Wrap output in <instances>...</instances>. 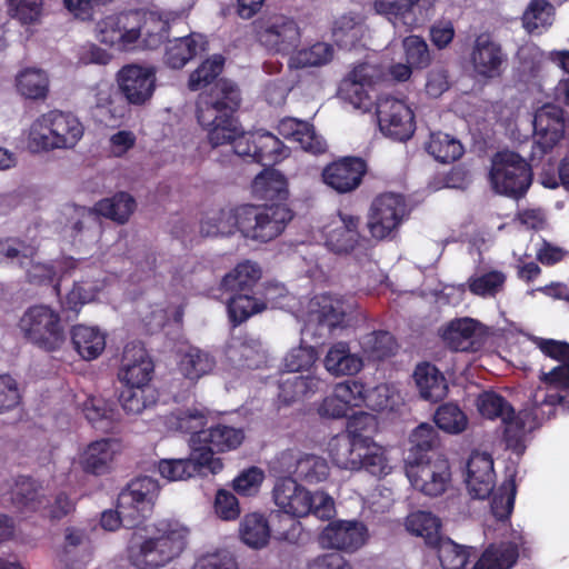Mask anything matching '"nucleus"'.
Masks as SVG:
<instances>
[{"mask_svg":"<svg viewBox=\"0 0 569 569\" xmlns=\"http://www.w3.org/2000/svg\"><path fill=\"white\" fill-rule=\"evenodd\" d=\"M540 350L548 357L562 363L545 373L542 380L546 389L539 388L532 398V408L513 415L512 408L498 393L486 391L477 399L480 415L487 419L500 418L505 423V439L507 448L519 457L526 449L527 435L536 429L543 420L549 419L556 406H563V397L557 389H569V343L556 340H541Z\"/></svg>","mask_w":569,"mask_h":569,"instance_id":"1","label":"nucleus"},{"mask_svg":"<svg viewBox=\"0 0 569 569\" xmlns=\"http://www.w3.org/2000/svg\"><path fill=\"white\" fill-rule=\"evenodd\" d=\"M240 100L239 88L233 82L221 79L209 92L199 94L196 118L213 147L232 142L238 156L253 159L251 134H242L232 116Z\"/></svg>","mask_w":569,"mask_h":569,"instance_id":"2","label":"nucleus"},{"mask_svg":"<svg viewBox=\"0 0 569 569\" xmlns=\"http://www.w3.org/2000/svg\"><path fill=\"white\" fill-rule=\"evenodd\" d=\"M188 536V528L179 521L159 520L151 536L129 546L128 559L138 569H159L183 552Z\"/></svg>","mask_w":569,"mask_h":569,"instance_id":"3","label":"nucleus"},{"mask_svg":"<svg viewBox=\"0 0 569 569\" xmlns=\"http://www.w3.org/2000/svg\"><path fill=\"white\" fill-rule=\"evenodd\" d=\"M19 327L28 341L46 351L59 349L66 340L60 315L49 306L30 307Z\"/></svg>","mask_w":569,"mask_h":569,"instance_id":"4","label":"nucleus"},{"mask_svg":"<svg viewBox=\"0 0 569 569\" xmlns=\"http://www.w3.org/2000/svg\"><path fill=\"white\" fill-rule=\"evenodd\" d=\"M489 178L496 192L518 198L529 189L532 173L521 156L512 151H500L492 159Z\"/></svg>","mask_w":569,"mask_h":569,"instance_id":"5","label":"nucleus"},{"mask_svg":"<svg viewBox=\"0 0 569 569\" xmlns=\"http://www.w3.org/2000/svg\"><path fill=\"white\" fill-rule=\"evenodd\" d=\"M240 232L243 237L267 242L278 237L292 219L291 211L282 204L239 208Z\"/></svg>","mask_w":569,"mask_h":569,"instance_id":"6","label":"nucleus"},{"mask_svg":"<svg viewBox=\"0 0 569 569\" xmlns=\"http://www.w3.org/2000/svg\"><path fill=\"white\" fill-rule=\"evenodd\" d=\"M160 486L149 476H139L130 480L118 495V508L127 520L128 528L143 523L151 516Z\"/></svg>","mask_w":569,"mask_h":569,"instance_id":"7","label":"nucleus"},{"mask_svg":"<svg viewBox=\"0 0 569 569\" xmlns=\"http://www.w3.org/2000/svg\"><path fill=\"white\" fill-rule=\"evenodd\" d=\"M243 438L241 429L219 425L191 436L188 459H161L160 462H213L214 453L236 449Z\"/></svg>","mask_w":569,"mask_h":569,"instance_id":"8","label":"nucleus"},{"mask_svg":"<svg viewBox=\"0 0 569 569\" xmlns=\"http://www.w3.org/2000/svg\"><path fill=\"white\" fill-rule=\"evenodd\" d=\"M272 497L276 506L290 516L289 530L280 532V536L284 540H292L301 531V525L296 519L310 515L312 493L292 477H282L276 481Z\"/></svg>","mask_w":569,"mask_h":569,"instance_id":"9","label":"nucleus"},{"mask_svg":"<svg viewBox=\"0 0 569 569\" xmlns=\"http://www.w3.org/2000/svg\"><path fill=\"white\" fill-rule=\"evenodd\" d=\"M563 111L553 104H545L533 118V144L531 160L541 159L563 138Z\"/></svg>","mask_w":569,"mask_h":569,"instance_id":"10","label":"nucleus"},{"mask_svg":"<svg viewBox=\"0 0 569 569\" xmlns=\"http://www.w3.org/2000/svg\"><path fill=\"white\" fill-rule=\"evenodd\" d=\"M377 429L375 416L367 412H359L349 418L347 431L352 438V442L346 438L336 437L330 442L331 449L343 445L347 450L358 451L360 462H373L372 457H378L382 449L376 443H368L369 435Z\"/></svg>","mask_w":569,"mask_h":569,"instance_id":"11","label":"nucleus"},{"mask_svg":"<svg viewBox=\"0 0 569 569\" xmlns=\"http://www.w3.org/2000/svg\"><path fill=\"white\" fill-rule=\"evenodd\" d=\"M368 529L357 520H336L329 522L319 535V543L327 549L352 553L367 541Z\"/></svg>","mask_w":569,"mask_h":569,"instance_id":"12","label":"nucleus"},{"mask_svg":"<svg viewBox=\"0 0 569 569\" xmlns=\"http://www.w3.org/2000/svg\"><path fill=\"white\" fill-rule=\"evenodd\" d=\"M136 209L134 199L126 192H119L112 198L100 200L90 208H80L76 210L79 219L73 223L76 232L82 231L90 222H96L98 216H103L119 223L128 221Z\"/></svg>","mask_w":569,"mask_h":569,"instance_id":"13","label":"nucleus"},{"mask_svg":"<svg viewBox=\"0 0 569 569\" xmlns=\"http://www.w3.org/2000/svg\"><path fill=\"white\" fill-rule=\"evenodd\" d=\"M443 342L452 350H477L487 335L486 327L476 319H453L440 330Z\"/></svg>","mask_w":569,"mask_h":569,"instance_id":"14","label":"nucleus"},{"mask_svg":"<svg viewBox=\"0 0 569 569\" xmlns=\"http://www.w3.org/2000/svg\"><path fill=\"white\" fill-rule=\"evenodd\" d=\"M259 38L269 50L278 53H289L301 41V28L295 19L277 16L270 19L260 32Z\"/></svg>","mask_w":569,"mask_h":569,"instance_id":"15","label":"nucleus"},{"mask_svg":"<svg viewBox=\"0 0 569 569\" xmlns=\"http://www.w3.org/2000/svg\"><path fill=\"white\" fill-rule=\"evenodd\" d=\"M367 171L366 162L356 157H347L327 166L322 171L323 182L339 193L356 190Z\"/></svg>","mask_w":569,"mask_h":569,"instance_id":"16","label":"nucleus"},{"mask_svg":"<svg viewBox=\"0 0 569 569\" xmlns=\"http://www.w3.org/2000/svg\"><path fill=\"white\" fill-rule=\"evenodd\" d=\"M118 82L130 103L142 104L153 93L156 86L154 71L151 68L138 64L126 66L118 73Z\"/></svg>","mask_w":569,"mask_h":569,"instance_id":"17","label":"nucleus"},{"mask_svg":"<svg viewBox=\"0 0 569 569\" xmlns=\"http://www.w3.org/2000/svg\"><path fill=\"white\" fill-rule=\"evenodd\" d=\"M153 372V363L146 349L139 342H130L124 347L119 378L128 387L143 388Z\"/></svg>","mask_w":569,"mask_h":569,"instance_id":"18","label":"nucleus"},{"mask_svg":"<svg viewBox=\"0 0 569 569\" xmlns=\"http://www.w3.org/2000/svg\"><path fill=\"white\" fill-rule=\"evenodd\" d=\"M437 465H405L411 486L426 496L437 497L446 491L451 473L448 468L436 470Z\"/></svg>","mask_w":569,"mask_h":569,"instance_id":"19","label":"nucleus"},{"mask_svg":"<svg viewBox=\"0 0 569 569\" xmlns=\"http://www.w3.org/2000/svg\"><path fill=\"white\" fill-rule=\"evenodd\" d=\"M471 61L477 74L495 78L500 74L503 54L489 34H480L475 42Z\"/></svg>","mask_w":569,"mask_h":569,"instance_id":"20","label":"nucleus"},{"mask_svg":"<svg viewBox=\"0 0 569 569\" xmlns=\"http://www.w3.org/2000/svg\"><path fill=\"white\" fill-rule=\"evenodd\" d=\"M214 367L216 359L208 351L198 347H183L177 352L178 371L191 382L209 375Z\"/></svg>","mask_w":569,"mask_h":569,"instance_id":"21","label":"nucleus"},{"mask_svg":"<svg viewBox=\"0 0 569 569\" xmlns=\"http://www.w3.org/2000/svg\"><path fill=\"white\" fill-rule=\"evenodd\" d=\"M358 226L359 218L339 213L326 228L328 247L338 253L352 250L359 240Z\"/></svg>","mask_w":569,"mask_h":569,"instance_id":"22","label":"nucleus"},{"mask_svg":"<svg viewBox=\"0 0 569 569\" xmlns=\"http://www.w3.org/2000/svg\"><path fill=\"white\" fill-rule=\"evenodd\" d=\"M343 317L345 309L342 302L329 295L316 296L309 302L308 326L319 325L330 331L342 322Z\"/></svg>","mask_w":569,"mask_h":569,"instance_id":"23","label":"nucleus"},{"mask_svg":"<svg viewBox=\"0 0 569 569\" xmlns=\"http://www.w3.org/2000/svg\"><path fill=\"white\" fill-rule=\"evenodd\" d=\"M11 488L12 505L21 512H37L49 507V499L32 478L20 476Z\"/></svg>","mask_w":569,"mask_h":569,"instance_id":"24","label":"nucleus"},{"mask_svg":"<svg viewBox=\"0 0 569 569\" xmlns=\"http://www.w3.org/2000/svg\"><path fill=\"white\" fill-rule=\"evenodd\" d=\"M326 370L336 377L357 375L363 367L362 359L350 352L347 342L332 345L323 359Z\"/></svg>","mask_w":569,"mask_h":569,"instance_id":"25","label":"nucleus"},{"mask_svg":"<svg viewBox=\"0 0 569 569\" xmlns=\"http://www.w3.org/2000/svg\"><path fill=\"white\" fill-rule=\"evenodd\" d=\"M204 50L203 37L192 33L168 41L164 52L166 63L173 69L184 67L199 51Z\"/></svg>","mask_w":569,"mask_h":569,"instance_id":"26","label":"nucleus"},{"mask_svg":"<svg viewBox=\"0 0 569 569\" xmlns=\"http://www.w3.org/2000/svg\"><path fill=\"white\" fill-rule=\"evenodd\" d=\"M228 359L238 367L258 368L266 360L261 342L251 337L234 338L227 349Z\"/></svg>","mask_w":569,"mask_h":569,"instance_id":"27","label":"nucleus"},{"mask_svg":"<svg viewBox=\"0 0 569 569\" xmlns=\"http://www.w3.org/2000/svg\"><path fill=\"white\" fill-rule=\"evenodd\" d=\"M50 80L48 73L40 68L27 67L21 69L14 78L17 92L24 99L42 100L49 92Z\"/></svg>","mask_w":569,"mask_h":569,"instance_id":"28","label":"nucleus"},{"mask_svg":"<svg viewBox=\"0 0 569 569\" xmlns=\"http://www.w3.org/2000/svg\"><path fill=\"white\" fill-rule=\"evenodd\" d=\"M240 231L239 208L207 212L200 220L199 231L203 237L229 236Z\"/></svg>","mask_w":569,"mask_h":569,"instance_id":"29","label":"nucleus"},{"mask_svg":"<svg viewBox=\"0 0 569 569\" xmlns=\"http://www.w3.org/2000/svg\"><path fill=\"white\" fill-rule=\"evenodd\" d=\"M139 43L144 48H158L169 34V21L157 12H138Z\"/></svg>","mask_w":569,"mask_h":569,"instance_id":"30","label":"nucleus"},{"mask_svg":"<svg viewBox=\"0 0 569 569\" xmlns=\"http://www.w3.org/2000/svg\"><path fill=\"white\" fill-rule=\"evenodd\" d=\"M516 465H506L505 480L492 497L491 511L498 520H507L512 513L517 495Z\"/></svg>","mask_w":569,"mask_h":569,"instance_id":"31","label":"nucleus"},{"mask_svg":"<svg viewBox=\"0 0 569 569\" xmlns=\"http://www.w3.org/2000/svg\"><path fill=\"white\" fill-rule=\"evenodd\" d=\"M271 530L269 521L260 512H251L243 516L239 523V537L241 541L252 548L261 549L269 542Z\"/></svg>","mask_w":569,"mask_h":569,"instance_id":"32","label":"nucleus"},{"mask_svg":"<svg viewBox=\"0 0 569 569\" xmlns=\"http://www.w3.org/2000/svg\"><path fill=\"white\" fill-rule=\"evenodd\" d=\"M415 380L423 399L436 402L442 400L448 386L442 373L430 363H421L415 370Z\"/></svg>","mask_w":569,"mask_h":569,"instance_id":"33","label":"nucleus"},{"mask_svg":"<svg viewBox=\"0 0 569 569\" xmlns=\"http://www.w3.org/2000/svg\"><path fill=\"white\" fill-rule=\"evenodd\" d=\"M52 112L54 123L53 150L73 148L83 136L84 128L82 123L71 113Z\"/></svg>","mask_w":569,"mask_h":569,"instance_id":"34","label":"nucleus"},{"mask_svg":"<svg viewBox=\"0 0 569 569\" xmlns=\"http://www.w3.org/2000/svg\"><path fill=\"white\" fill-rule=\"evenodd\" d=\"M335 57L332 44L318 41L309 47L291 53L288 66L290 69L319 68L330 63Z\"/></svg>","mask_w":569,"mask_h":569,"instance_id":"35","label":"nucleus"},{"mask_svg":"<svg viewBox=\"0 0 569 569\" xmlns=\"http://www.w3.org/2000/svg\"><path fill=\"white\" fill-rule=\"evenodd\" d=\"M71 340L74 349L86 360L96 359L106 348V337L96 327L74 326L71 331Z\"/></svg>","mask_w":569,"mask_h":569,"instance_id":"36","label":"nucleus"},{"mask_svg":"<svg viewBox=\"0 0 569 569\" xmlns=\"http://www.w3.org/2000/svg\"><path fill=\"white\" fill-rule=\"evenodd\" d=\"M466 485L473 499L485 500L490 497L496 486L495 465H466Z\"/></svg>","mask_w":569,"mask_h":569,"instance_id":"37","label":"nucleus"},{"mask_svg":"<svg viewBox=\"0 0 569 569\" xmlns=\"http://www.w3.org/2000/svg\"><path fill=\"white\" fill-rule=\"evenodd\" d=\"M519 557L512 543H490L471 569H511Z\"/></svg>","mask_w":569,"mask_h":569,"instance_id":"38","label":"nucleus"},{"mask_svg":"<svg viewBox=\"0 0 569 569\" xmlns=\"http://www.w3.org/2000/svg\"><path fill=\"white\" fill-rule=\"evenodd\" d=\"M82 412L96 429L102 431L112 430L119 421V415L113 405L102 398H87L82 403Z\"/></svg>","mask_w":569,"mask_h":569,"instance_id":"39","label":"nucleus"},{"mask_svg":"<svg viewBox=\"0 0 569 569\" xmlns=\"http://www.w3.org/2000/svg\"><path fill=\"white\" fill-rule=\"evenodd\" d=\"M253 160L270 166L286 158L288 152L283 143L270 132L251 133Z\"/></svg>","mask_w":569,"mask_h":569,"instance_id":"40","label":"nucleus"},{"mask_svg":"<svg viewBox=\"0 0 569 569\" xmlns=\"http://www.w3.org/2000/svg\"><path fill=\"white\" fill-rule=\"evenodd\" d=\"M441 520L429 511L410 513L406 519V528L411 533L423 538L427 547L431 548L441 538Z\"/></svg>","mask_w":569,"mask_h":569,"instance_id":"41","label":"nucleus"},{"mask_svg":"<svg viewBox=\"0 0 569 569\" xmlns=\"http://www.w3.org/2000/svg\"><path fill=\"white\" fill-rule=\"evenodd\" d=\"M53 112L38 117L30 126L27 136V146L31 152L53 150L54 134Z\"/></svg>","mask_w":569,"mask_h":569,"instance_id":"42","label":"nucleus"},{"mask_svg":"<svg viewBox=\"0 0 569 569\" xmlns=\"http://www.w3.org/2000/svg\"><path fill=\"white\" fill-rule=\"evenodd\" d=\"M391 221V193H381L377 196L370 207L368 216V228L372 237L377 239L386 238L390 230Z\"/></svg>","mask_w":569,"mask_h":569,"instance_id":"43","label":"nucleus"},{"mask_svg":"<svg viewBox=\"0 0 569 569\" xmlns=\"http://www.w3.org/2000/svg\"><path fill=\"white\" fill-rule=\"evenodd\" d=\"M321 380L311 376H292L281 379L279 385V399L284 405H290L302 399L307 395L319 390Z\"/></svg>","mask_w":569,"mask_h":569,"instance_id":"44","label":"nucleus"},{"mask_svg":"<svg viewBox=\"0 0 569 569\" xmlns=\"http://www.w3.org/2000/svg\"><path fill=\"white\" fill-rule=\"evenodd\" d=\"M430 549L437 551L438 559L443 569H465L469 559L467 547L456 543L449 537L441 536Z\"/></svg>","mask_w":569,"mask_h":569,"instance_id":"45","label":"nucleus"},{"mask_svg":"<svg viewBox=\"0 0 569 569\" xmlns=\"http://www.w3.org/2000/svg\"><path fill=\"white\" fill-rule=\"evenodd\" d=\"M365 27L358 17L343 14L339 17L332 27V37L338 46L350 49L363 37Z\"/></svg>","mask_w":569,"mask_h":569,"instance_id":"46","label":"nucleus"},{"mask_svg":"<svg viewBox=\"0 0 569 569\" xmlns=\"http://www.w3.org/2000/svg\"><path fill=\"white\" fill-rule=\"evenodd\" d=\"M261 277L260 268L251 262L244 261L234 267L223 277L222 287L228 291L249 290Z\"/></svg>","mask_w":569,"mask_h":569,"instance_id":"47","label":"nucleus"},{"mask_svg":"<svg viewBox=\"0 0 569 569\" xmlns=\"http://www.w3.org/2000/svg\"><path fill=\"white\" fill-rule=\"evenodd\" d=\"M163 422L169 430L191 432L194 436L202 431L207 423L204 413L196 408L177 410L166 417Z\"/></svg>","mask_w":569,"mask_h":569,"instance_id":"48","label":"nucleus"},{"mask_svg":"<svg viewBox=\"0 0 569 569\" xmlns=\"http://www.w3.org/2000/svg\"><path fill=\"white\" fill-rule=\"evenodd\" d=\"M122 445L114 438H102L91 441L80 451L83 462H110L118 459Z\"/></svg>","mask_w":569,"mask_h":569,"instance_id":"49","label":"nucleus"},{"mask_svg":"<svg viewBox=\"0 0 569 569\" xmlns=\"http://www.w3.org/2000/svg\"><path fill=\"white\" fill-rule=\"evenodd\" d=\"M427 150L436 160L443 163L455 161L463 153L460 141L442 132H436L430 136Z\"/></svg>","mask_w":569,"mask_h":569,"instance_id":"50","label":"nucleus"},{"mask_svg":"<svg viewBox=\"0 0 569 569\" xmlns=\"http://www.w3.org/2000/svg\"><path fill=\"white\" fill-rule=\"evenodd\" d=\"M158 467L161 476L169 481L203 478L209 473H217L223 465H153Z\"/></svg>","mask_w":569,"mask_h":569,"instance_id":"51","label":"nucleus"},{"mask_svg":"<svg viewBox=\"0 0 569 569\" xmlns=\"http://www.w3.org/2000/svg\"><path fill=\"white\" fill-rule=\"evenodd\" d=\"M523 27L530 33H541L553 21V7L545 0H533L523 13Z\"/></svg>","mask_w":569,"mask_h":569,"instance_id":"52","label":"nucleus"},{"mask_svg":"<svg viewBox=\"0 0 569 569\" xmlns=\"http://www.w3.org/2000/svg\"><path fill=\"white\" fill-rule=\"evenodd\" d=\"M506 274L500 270L478 272L469 278L468 289L476 296L495 297L503 289Z\"/></svg>","mask_w":569,"mask_h":569,"instance_id":"53","label":"nucleus"},{"mask_svg":"<svg viewBox=\"0 0 569 569\" xmlns=\"http://www.w3.org/2000/svg\"><path fill=\"white\" fill-rule=\"evenodd\" d=\"M91 93L97 108L106 109L113 119L124 116L122 100L109 81H100L91 88Z\"/></svg>","mask_w":569,"mask_h":569,"instance_id":"54","label":"nucleus"},{"mask_svg":"<svg viewBox=\"0 0 569 569\" xmlns=\"http://www.w3.org/2000/svg\"><path fill=\"white\" fill-rule=\"evenodd\" d=\"M253 189L263 198H283L287 194V180L279 171L268 169L254 178Z\"/></svg>","mask_w":569,"mask_h":569,"instance_id":"55","label":"nucleus"},{"mask_svg":"<svg viewBox=\"0 0 569 569\" xmlns=\"http://www.w3.org/2000/svg\"><path fill=\"white\" fill-rule=\"evenodd\" d=\"M223 63L224 59L219 54L204 60L190 73L188 88L191 91H198L210 84L221 73Z\"/></svg>","mask_w":569,"mask_h":569,"instance_id":"56","label":"nucleus"},{"mask_svg":"<svg viewBox=\"0 0 569 569\" xmlns=\"http://www.w3.org/2000/svg\"><path fill=\"white\" fill-rule=\"evenodd\" d=\"M405 58L415 69H425L431 62V54L427 42L419 36L406 37L402 41Z\"/></svg>","mask_w":569,"mask_h":569,"instance_id":"57","label":"nucleus"},{"mask_svg":"<svg viewBox=\"0 0 569 569\" xmlns=\"http://www.w3.org/2000/svg\"><path fill=\"white\" fill-rule=\"evenodd\" d=\"M266 309L264 302H259L247 293H238L233 296L228 303V311L231 320L240 323L252 315L261 312Z\"/></svg>","mask_w":569,"mask_h":569,"instance_id":"58","label":"nucleus"},{"mask_svg":"<svg viewBox=\"0 0 569 569\" xmlns=\"http://www.w3.org/2000/svg\"><path fill=\"white\" fill-rule=\"evenodd\" d=\"M413 111L403 101L393 100V140L406 141L415 132Z\"/></svg>","mask_w":569,"mask_h":569,"instance_id":"59","label":"nucleus"},{"mask_svg":"<svg viewBox=\"0 0 569 569\" xmlns=\"http://www.w3.org/2000/svg\"><path fill=\"white\" fill-rule=\"evenodd\" d=\"M263 480V470L251 465L232 480V488L242 497H253L260 491Z\"/></svg>","mask_w":569,"mask_h":569,"instance_id":"60","label":"nucleus"},{"mask_svg":"<svg viewBox=\"0 0 569 569\" xmlns=\"http://www.w3.org/2000/svg\"><path fill=\"white\" fill-rule=\"evenodd\" d=\"M437 426L450 433H458L465 430L467 417L458 406L446 403L438 408L435 415Z\"/></svg>","mask_w":569,"mask_h":569,"instance_id":"61","label":"nucleus"},{"mask_svg":"<svg viewBox=\"0 0 569 569\" xmlns=\"http://www.w3.org/2000/svg\"><path fill=\"white\" fill-rule=\"evenodd\" d=\"M100 290L98 282L81 280L76 281L72 289L67 293L62 305L71 310H77L79 307L91 302L97 292Z\"/></svg>","mask_w":569,"mask_h":569,"instance_id":"62","label":"nucleus"},{"mask_svg":"<svg viewBox=\"0 0 569 569\" xmlns=\"http://www.w3.org/2000/svg\"><path fill=\"white\" fill-rule=\"evenodd\" d=\"M119 23V50L126 51L134 48L139 43V17L138 11L118 14Z\"/></svg>","mask_w":569,"mask_h":569,"instance_id":"63","label":"nucleus"},{"mask_svg":"<svg viewBox=\"0 0 569 569\" xmlns=\"http://www.w3.org/2000/svg\"><path fill=\"white\" fill-rule=\"evenodd\" d=\"M518 57L521 61L522 70L537 77L543 72L549 60V51H542L533 44H528L519 49Z\"/></svg>","mask_w":569,"mask_h":569,"instance_id":"64","label":"nucleus"}]
</instances>
